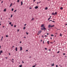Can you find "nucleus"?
I'll return each mask as SVG.
<instances>
[{"label":"nucleus","instance_id":"obj_1","mask_svg":"<svg viewBox=\"0 0 67 67\" xmlns=\"http://www.w3.org/2000/svg\"><path fill=\"white\" fill-rule=\"evenodd\" d=\"M41 27H43V28H41V30H44L45 31V30H46V29L45 27V26H44V25L42 24L41 26Z\"/></svg>","mask_w":67,"mask_h":67},{"label":"nucleus","instance_id":"obj_2","mask_svg":"<svg viewBox=\"0 0 67 67\" xmlns=\"http://www.w3.org/2000/svg\"><path fill=\"white\" fill-rule=\"evenodd\" d=\"M38 8V7L37 6H36L35 7V9H37Z\"/></svg>","mask_w":67,"mask_h":67},{"label":"nucleus","instance_id":"obj_3","mask_svg":"<svg viewBox=\"0 0 67 67\" xmlns=\"http://www.w3.org/2000/svg\"><path fill=\"white\" fill-rule=\"evenodd\" d=\"M51 21H52V22H54V23L55 22V21H53L52 20H50L49 21V22H51Z\"/></svg>","mask_w":67,"mask_h":67},{"label":"nucleus","instance_id":"obj_4","mask_svg":"<svg viewBox=\"0 0 67 67\" xmlns=\"http://www.w3.org/2000/svg\"><path fill=\"white\" fill-rule=\"evenodd\" d=\"M20 50L21 51L22 50V47H20Z\"/></svg>","mask_w":67,"mask_h":67},{"label":"nucleus","instance_id":"obj_5","mask_svg":"<svg viewBox=\"0 0 67 67\" xmlns=\"http://www.w3.org/2000/svg\"><path fill=\"white\" fill-rule=\"evenodd\" d=\"M42 32V31L41 30H40L38 32V33L39 34H41V33Z\"/></svg>","mask_w":67,"mask_h":67},{"label":"nucleus","instance_id":"obj_6","mask_svg":"<svg viewBox=\"0 0 67 67\" xmlns=\"http://www.w3.org/2000/svg\"><path fill=\"white\" fill-rule=\"evenodd\" d=\"M34 18H32V19L31 20V21H34Z\"/></svg>","mask_w":67,"mask_h":67},{"label":"nucleus","instance_id":"obj_7","mask_svg":"<svg viewBox=\"0 0 67 67\" xmlns=\"http://www.w3.org/2000/svg\"><path fill=\"white\" fill-rule=\"evenodd\" d=\"M51 24H49L48 25V28H50V27H51Z\"/></svg>","mask_w":67,"mask_h":67},{"label":"nucleus","instance_id":"obj_8","mask_svg":"<svg viewBox=\"0 0 67 67\" xmlns=\"http://www.w3.org/2000/svg\"><path fill=\"white\" fill-rule=\"evenodd\" d=\"M16 51H18V48L17 47H16L15 48Z\"/></svg>","mask_w":67,"mask_h":67},{"label":"nucleus","instance_id":"obj_9","mask_svg":"<svg viewBox=\"0 0 67 67\" xmlns=\"http://www.w3.org/2000/svg\"><path fill=\"white\" fill-rule=\"evenodd\" d=\"M23 4V2L21 1V5H22Z\"/></svg>","mask_w":67,"mask_h":67},{"label":"nucleus","instance_id":"obj_10","mask_svg":"<svg viewBox=\"0 0 67 67\" xmlns=\"http://www.w3.org/2000/svg\"><path fill=\"white\" fill-rule=\"evenodd\" d=\"M57 15V12H55L54 13V15Z\"/></svg>","mask_w":67,"mask_h":67},{"label":"nucleus","instance_id":"obj_11","mask_svg":"<svg viewBox=\"0 0 67 67\" xmlns=\"http://www.w3.org/2000/svg\"><path fill=\"white\" fill-rule=\"evenodd\" d=\"M51 19V17H49V18L48 20V21H49V20H50Z\"/></svg>","mask_w":67,"mask_h":67},{"label":"nucleus","instance_id":"obj_12","mask_svg":"<svg viewBox=\"0 0 67 67\" xmlns=\"http://www.w3.org/2000/svg\"><path fill=\"white\" fill-rule=\"evenodd\" d=\"M48 9V8L47 7H46L45 8V10H47Z\"/></svg>","mask_w":67,"mask_h":67},{"label":"nucleus","instance_id":"obj_13","mask_svg":"<svg viewBox=\"0 0 67 67\" xmlns=\"http://www.w3.org/2000/svg\"><path fill=\"white\" fill-rule=\"evenodd\" d=\"M60 10H63V7H61L60 8Z\"/></svg>","mask_w":67,"mask_h":67},{"label":"nucleus","instance_id":"obj_14","mask_svg":"<svg viewBox=\"0 0 67 67\" xmlns=\"http://www.w3.org/2000/svg\"><path fill=\"white\" fill-rule=\"evenodd\" d=\"M12 3H11V4H10V5L9 6L10 8V7H11V5H12Z\"/></svg>","mask_w":67,"mask_h":67},{"label":"nucleus","instance_id":"obj_15","mask_svg":"<svg viewBox=\"0 0 67 67\" xmlns=\"http://www.w3.org/2000/svg\"><path fill=\"white\" fill-rule=\"evenodd\" d=\"M51 65L52 66H54V63H53V64Z\"/></svg>","mask_w":67,"mask_h":67},{"label":"nucleus","instance_id":"obj_16","mask_svg":"<svg viewBox=\"0 0 67 67\" xmlns=\"http://www.w3.org/2000/svg\"><path fill=\"white\" fill-rule=\"evenodd\" d=\"M49 41H47V43L48 44H49Z\"/></svg>","mask_w":67,"mask_h":67},{"label":"nucleus","instance_id":"obj_17","mask_svg":"<svg viewBox=\"0 0 67 67\" xmlns=\"http://www.w3.org/2000/svg\"><path fill=\"white\" fill-rule=\"evenodd\" d=\"M0 53H3L2 51H0Z\"/></svg>","mask_w":67,"mask_h":67},{"label":"nucleus","instance_id":"obj_18","mask_svg":"<svg viewBox=\"0 0 67 67\" xmlns=\"http://www.w3.org/2000/svg\"><path fill=\"white\" fill-rule=\"evenodd\" d=\"M19 1H20V0H18L17 2L18 3H19Z\"/></svg>","mask_w":67,"mask_h":67},{"label":"nucleus","instance_id":"obj_19","mask_svg":"<svg viewBox=\"0 0 67 67\" xmlns=\"http://www.w3.org/2000/svg\"><path fill=\"white\" fill-rule=\"evenodd\" d=\"M4 11L5 12V11H6V9H4Z\"/></svg>","mask_w":67,"mask_h":67},{"label":"nucleus","instance_id":"obj_20","mask_svg":"<svg viewBox=\"0 0 67 67\" xmlns=\"http://www.w3.org/2000/svg\"><path fill=\"white\" fill-rule=\"evenodd\" d=\"M22 67V65H19V67Z\"/></svg>","mask_w":67,"mask_h":67},{"label":"nucleus","instance_id":"obj_21","mask_svg":"<svg viewBox=\"0 0 67 67\" xmlns=\"http://www.w3.org/2000/svg\"><path fill=\"white\" fill-rule=\"evenodd\" d=\"M52 15H55V14L54 13H52Z\"/></svg>","mask_w":67,"mask_h":67},{"label":"nucleus","instance_id":"obj_22","mask_svg":"<svg viewBox=\"0 0 67 67\" xmlns=\"http://www.w3.org/2000/svg\"><path fill=\"white\" fill-rule=\"evenodd\" d=\"M60 36H62V34H60Z\"/></svg>","mask_w":67,"mask_h":67},{"label":"nucleus","instance_id":"obj_23","mask_svg":"<svg viewBox=\"0 0 67 67\" xmlns=\"http://www.w3.org/2000/svg\"><path fill=\"white\" fill-rule=\"evenodd\" d=\"M12 23L11 22H10L9 23V24H10V25H11V24H12Z\"/></svg>","mask_w":67,"mask_h":67},{"label":"nucleus","instance_id":"obj_24","mask_svg":"<svg viewBox=\"0 0 67 67\" xmlns=\"http://www.w3.org/2000/svg\"><path fill=\"white\" fill-rule=\"evenodd\" d=\"M13 10H14V9L13 8H12V11H13Z\"/></svg>","mask_w":67,"mask_h":67},{"label":"nucleus","instance_id":"obj_25","mask_svg":"<svg viewBox=\"0 0 67 67\" xmlns=\"http://www.w3.org/2000/svg\"><path fill=\"white\" fill-rule=\"evenodd\" d=\"M59 52H60V51H59L58 52H57V53H58H58H59Z\"/></svg>","mask_w":67,"mask_h":67},{"label":"nucleus","instance_id":"obj_26","mask_svg":"<svg viewBox=\"0 0 67 67\" xmlns=\"http://www.w3.org/2000/svg\"><path fill=\"white\" fill-rule=\"evenodd\" d=\"M51 36H54V35H51Z\"/></svg>","mask_w":67,"mask_h":67},{"label":"nucleus","instance_id":"obj_27","mask_svg":"<svg viewBox=\"0 0 67 67\" xmlns=\"http://www.w3.org/2000/svg\"><path fill=\"white\" fill-rule=\"evenodd\" d=\"M38 3H39V2H37V4H38Z\"/></svg>","mask_w":67,"mask_h":67},{"label":"nucleus","instance_id":"obj_28","mask_svg":"<svg viewBox=\"0 0 67 67\" xmlns=\"http://www.w3.org/2000/svg\"><path fill=\"white\" fill-rule=\"evenodd\" d=\"M16 10H15L14 11V12H16Z\"/></svg>","mask_w":67,"mask_h":67},{"label":"nucleus","instance_id":"obj_29","mask_svg":"<svg viewBox=\"0 0 67 67\" xmlns=\"http://www.w3.org/2000/svg\"><path fill=\"white\" fill-rule=\"evenodd\" d=\"M45 48V50H47V48Z\"/></svg>","mask_w":67,"mask_h":67},{"label":"nucleus","instance_id":"obj_30","mask_svg":"<svg viewBox=\"0 0 67 67\" xmlns=\"http://www.w3.org/2000/svg\"><path fill=\"white\" fill-rule=\"evenodd\" d=\"M24 30H25V27H24L23 28Z\"/></svg>","mask_w":67,"mask_h":67},{"label":"nucleus","instance_id":"obj_31","mask_svg":"<svg viewBox=\"0 0 67 67\" xmlns=\"http://www.w3.org/2000/svg\"><path fill=\"white\" fill-rule=\"evenodd\" d=\"M6 37H8V36L7 35L6 36Z\"/></svg>","mask_w":67,"mask_h":67},{"label":"nucleus","instance_id":"obj_32","mask_svg":"<svg viewBox=\"0 0 67 67\" xmlns=\"http://www.w3.org/2000/svg\"><path fill=\"white\" fill-rule=\"evenodd\" d=\"M26 34H27V35L29 34V33H28V32H26Z\"/></svg>","mask_w":67,"mask_h":67},{"label":"nucleus","instance_id":"obj_33","mask_svg":"<svg viewBox=\"0 0 67 67\" xmlns=\"http://www.w3.org/2000/svg\"><path fill=\"white\" fill-rule=\"evenodd\" d=\"M65 25H67V23L65 24Z\"/></svg>","mask_w":67,"mask_h":67},{"label":"nucleus","instance_id":"obj_34","mask_svg":"<svg viewBox=\"0 0 67 67\" xmlns=\"http://www.w3.org/2000/svg\"><path fill=\"white\" fill-rule=\"evenodd\" d=\"M26 24H24V25L25 26H26Z\"/></svg>","mask_w":67,"mask_h":67},{"label":"nucleus","instance_id":"obj_35","mask_svg":"<svg viewBox=\"0 0 67 67\" xmlns=\"http://www.w3.org/2000/svg\"><path fill=\"white\" fill-rule=\"evenodd\" d=\"M35 67V65H34L32 66V67Z\"/></svg>","mask_w":67,"mask_h":67},{"label":"nucleus","instance_id":"obj_36","mask_svg":"<svg viewBox=\"0 0 67 67\" xmlns=\"http://www.w3.org/2000/svg\"><path fill=\"white\" fill-rule=\"evenodd\" d=\"M5 58H6V59H8V57H6Z\"/></svg>","mask_w":67,"mask_h":67},{"label":"nucleus","instance_id":"obj_37","mask_svg":"<svg viewBox=\"0 0 67 67\" xmlns=\"http://www.w3.org/2000/svg\"><path fill=\"white\" fill-rule=\"evenodd\" d=\"M26 52H28V50H27L26 51Z\"/></svg>","mask_w":67,"mask_h":67},{"label":"nucleus","instance_id":"obj_38","mask_svg":"<svg viewBox=\"0 0 67 67\" xmlns=\"http://www.w3.org/2000/svg\"><path fill=\"white\" fill-rule=\"evenodd\" d=\"M31 8H32L31 7H30L29 8V9H31Z\"/></svg>","mask_w":67,"mask_h":67},{"label":"nucleus","instance_id":"obj_39","mask_svg":"<svg viewBox=\"0 0 67 67\" xmlns=\"http://www.w3.org/2000/svg\"><path fill=\"white\" fill-rule=\"evenodd\" d=\"M50 43H51V44H53V42H51Z\"/></svg>","mask_w":67,"mask_h":67},{"label":"nucleus","instance_id":"obj_40","mask_svg":"<svg viewBox=\"0 0 67 67\" xmlns=\"http://www.w3.org/2000/svg\"><path fill=\"white\" fill-rule=\"evenodd\" d=\"M14 27H16V25H15L14 26Z\"/></svg>","mask_w":67,"mask_h":67},{"label":"nucleus","instance_id":"obj_41","mask_svg":"<svg viewBox=\"0 0 67 67\" xmlns=\"http://www.w3.org/2000/svg\"><path fill=\"white\" fill-rule=\"evenodd\" d=\"M63 55H65V53H63Z\"/></svg>","mask_w":67,"mask_h":67},{"label":"nucleus","instance_id":"obj_42","mask_svg":"<svg viewBox=\"0 0 67 67\" xmlns=\"http://www.w3.org/2000/svg\"><path fill=\"white\" fill-rule=\"evenodd\" d=\"M52 26V27H54V25H53Z\"/></svg>","mask_w":67,"mask_h":67},{"label":"nucleus","instance_id":"obj_43","mask_svg":"<svg viewBox=\"0 0 67 67\" xmlns=\"http://www.w3.org/2000/svg\"><path fill=\"white\" fill-rule=\"evenodd\" d=\"M22 63H24V62H23V61H22Z\"/></svg>","mask_w":67,"mask_h":67},{"label":"nucleus","instance_id":"obj_44","mask_svg":"<svg viewBox=\"0 0 67 67\" xmlns=\"http://www.w3.org/2000/svg\"><path fill=\"white\" fill-rule=\"evenodd\" d=\"M44 41H43V44H44Z\"/></svg>","mask_w":67,"mask_h":67},{"label":"nucleus","instance_id":"obj_45","mask_svg":"<svg viewBox=\"0 0 67 67\" xmlns=\"http://www.w3.org/2000/svg\"><path fill=\"white\" fill-rule=\"evenodd\" d=\"M12 15H11V18H12Z\"/></svg>","mask_w":67,"mask_h":67},{"label":"nucleus","instance_id":"obj_46","mask_svg":"<svg viewBox=\"0 0 67 67\" xmlns=\"http://www.w3.org/2000/svg\"><path fill=\"white\" fill-rule=\"evenodd\" d=\"M11 26H13V24H12L11 25Z\"/></svg>","mask_w":67,"mask_h":67},{"label":"nucleus","instance_id":"obj_47","mask_svg":"<svg viewBox=\"0 0 67 67\" xmlns=\"http://www.w3.org/2000/svg\"><path fill=\"white\" fill-rule=\"evenodd\" d=\"M42 37H43V38H44V36H43L42 35Z\"/></svg>","mask_w":67,"mask_h":67},{"label":"nucleus","instance_id":"obj_48","mask_svg":"<svg viewBox=\"0 0 67 67\" xmlns=\"http://www.w3.org/2000/svg\"><path fill=\"white\" fill-rule=\"evenodd\" d=\"M24 38H26V37H24Z\"/></svg>","mask_w":67,"mask_h":67},{"label":"nucleus","instance_id":"obj_49","mask_svg":"<svg viewBox=\"0 0 67 67\" xmlns=\"http://www.w3.org/2000/svg\"><path fill=\"white\" fill-rule=\"evenodd\" d=\"M46 36H46V35H45V37H46Z\"/></svg>","mask_w":67,"mask_h":67},{"label":"nucleus","instance_id":"obj_50","mask_svg":"<svg viewBox=\"0 0 67 67\" xmlns=\"http://www.w3.org/2000/svg\"><path fill=\"white\" fill-rule=\"evenodd\" d=\"M22 43V42H21V41H20V43Z\"/></svg>","mask_w":67,"mask_h":67},{"label":"nucleus","instance_id":"obj_51","mask_svg":"<svg viewBox=\"0 0 67 67\" xmlns=\"http://www.w3.org/2000/svg\"><path fill=\"white\" fill-rule=\"evenodd\" d=\"M41 42H42V40H41Z\"/></svg>","mask_w":67,"mask_h":67},{"label":"nucleus","instance_id":"obj_52","mask_svg":"<svg viewBox=\"0 0 67 67\" xmlns=\"http://www.w3.org/2000/svg\"><path fill=\"white\" fill-rule=\"evenodd\" d=\"M3 3V1H2L1 2V3Z\"/></svg>","mask_w":67,"mask_h":67},{"label":"nucleus","instance_id":"obj_53","mask_svg":"<svg viewBox=\"0 0 67 67\" xmlns=\"http://www.w3.org/2000/svg\"><path fill=\"white\" fill-rule=\"evenodd\" d=\"M57 34H58L57 33H55V34H56V35Z\"/></svg>","mask_w":67,"mask_h":67},{"label":"nucleus","instance_id":"obj_54","mask_svg":"<svg viewBox=\"0 0 67 67\" xmlns=\"http://www.w3.org/2000/svg\"><path fill=\"white\" fill-rule=\"evenodd\" d=\"M12 60H14V59L13 58L12 59Z\"/></svg>","mask_w":67,"mask_h":67},{"label":"nucleus","instance_id":"obj_55","mask_svg":"<svg viewBox=\"0 0 67 67\" xmlns=\"http://www.w3.org/2000/svg\"><path fill=\"white\" fill-rule=\"evenodd\" d=\"M50 27H52V26H51V25Z\"/></svg>","mask_w":67,"mask_h":67},{"label":"nucleus","instance_id":"obj_56","mask_svg":"<svg viewBox=\"0 0 67 67\" xmlns=\"http://www.w3.org/2000/svg\"><path fill=\"white\" fill-rule=\"evenodd\" d=\"M18 32H19V30H18L17 31Z\"/></svg>","mask_w":67,"mask_h":67},{"label":"nucleus","instance_id":"obj_57","mask_svg":"<svg viewBox=\"0 0 67 67\" xmlns=\"http://www.w3.org/2000/svg\"><path fill=\"white\" fill-rule=\"evenodd\" d=\"M14 47V46H13L12 47L13 48V47Z\"/></svg>","mask_w":67,"mask_h":67},{"label":"nucleus","instance_id":"obj_58","mask_svg":"<svg viewBox=\"0 0 67 67\" xmlns=\"http://www.w3.org/2000/svg\"><path fill=\"white\" fill-rule=\"evenodd\" d=\"M48 34H48V33H47V35H48Z\"/></svg>","mask_w":67,"mask_h":67},{"label":"nucleus","instance_id":"obj_59","mask_svg":"<svg viewBox=\"0 0 67 67\" xmlns=\"http://www.w3.org/2000/svg\"><path fill=\"white\" fill-rule=\"evenodd\" d=\"M3 28H4V26H3Z\"/></svg>","mask_w":67,"mask_h":67},{"label":"nucleus","instance_id":"obj_60","mask_svg":"<svg viewBox=\"0 0 67 67\" xmlns=\"http://www.w3.org/2000/svg\"><path fill=\"white\" fill-rule=\"evenodd\" d=\"M65 58L67 57V56H65Z\"/></svg>","mask_w":67,"mask_h":67},{"label":"nucleus","instance_id":"obj_61","mask_svg":"<svg viewBox=\"0 0 67 67\" xmlns=\"http://www.w3.org/2000/svg\"><path fill=\"white\" fill-rule=\"evenodd\" d=\"M9 55H10V53H9Z\"/></svg>","mask_w":67,"mask_h":67},{"label":"nucleus","instance_id":"obj_62","mask_svg":"<svg viewBox=\"0 0 67 67\" xmlns=\"http://www.w3.org/2000/svg\"><path fill=\"white\" fill-rule=\"evenodd\" d=\"M2 38H3V36H2Z\"/></svg>","mask_w":67,"mask_h":67},{"label":"nucleus","instance_id":"obj_63","mask_svg":"<svg viewBox=\"0 0 67 67\" xmlns=\"http://www.w3.org/2000/svg\"><path fill=\"white\" fill-rule=\"evenodd\" d=\"M41 1H40L39 2V3H41Z\"/></svg>","mask_w":67,"mask_h":67},{"label":"nucleus","instance_id":"obj_64","mask_svg":"<svg viewBox=\"0 0 67 67\" xmlns=\"http://www.w3.org/2000/svg\"><path fill=\"white\" fill-rule=\"evenodd\" d=\"M12 63H14V61H12Z\"/></svg>","mask_w":67,"mask_h":67}]
</instances>
